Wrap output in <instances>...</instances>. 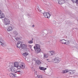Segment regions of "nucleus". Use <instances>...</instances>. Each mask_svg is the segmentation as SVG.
<instances>
[{
  "instance_id": "5701e85b",
  "label": "nucleus",
  "mask_w": 78,
  "mask_h": 78,
  "mask_svg": "<svg viewBox=\"0 0 78 78\" xmlns=\"http://www.w3.org/2000/svg\"><path fill=\"white\" fill-rule=\"evenodd\" d=\"M4 41L2 40V38H0V43H2V42H3Z\"/></svg>"
},
{
  "instance_id": "39448f33",
  "label": "nucleus",
  "mask_w": 78,
  "mask_h": 78,
  "mask_svg": "<svg viewBox=\"0 0 78 78\" xmlns=\"http://www.w3.org/2000/svg\"><path fill=\"white\" fill-rule=\"evenodd\" d=\"M67 72H69L70 74H74L75 72V70H69L67 69H66L65 70L62 71V73H67Z\"/></svg>"
},
{
  "instance_id": "412c9836",
  "label": "nucleus",
  "mask_w": 78,
  "mask_h": 78,
  "mask_svg": "<svg viewBox=\"0 0 78 78\" xmlns=\"http://www.w3.org/2000/svg\"><path fill=\"white\" fill-rule=\"evenodd\" d=\"M23 55L24 56H27L28 55V53L27 52H25L23 54Z\"/></svg>"
},
{
  "instance_id": "2eb2a0df",
  "label": "nucleus",
  "mask_w": 78,
  "mask_h": 78,
  "mask_svg": "<svg viewBox=\"0 0 78 78\" xmlns=\"http://www.w3.org/2000/svg\"><path fill=\"white\" fill-rule=\"evenodd\" d=\"M39 68L40 69V70H46L47 69L46 68H45L44 67H39Z\"/></svg>"
},
{
  "instance_id": "c756f323",
  "label": "nucleus",
  "mask_w": 78,
  "mask_h": 78,
  "mask_svg": "<svg viewBox=\"0 0 78 78\" xmlns=\"http://www.w3.org/2000/svg\"><path fill=\"white\" fill-rule=\"evenodd\" d=\"M48 33H51V31H50V30H48Z\"/></svg>"
},
{
  "instance_id": "e433bc0d",
  "label": "nucleus",
  "mask_w": 78,
  "mask_h": 78,
  "mask_svg": "<svg viewBox=\"0 0 78 78\" xmlns=\"http://www.w3.org/2000/svg\"><path fill=\"white\" fill-rule=\"evenodd\" d=\"M66 44V45H67V44Z\"/></svg>"
},
{
  "instance_id": "4468645a",
  "label": "nucleus",
  "mask_w": 78,
  "mask_h": 78,
  "mask_svg": "<svg viewBox=\"0 0 78 78\" xmlns=\"http://www.w3.org/2000/svg\"><path fill=\"white\" fill-rule=\"evenodd\" d=\"M13 33L15 35V36H17L18 34V32H17V31L16 30H14L13 31Z\"/></svg>"
},
{
  "instance_id": "473e14b6",
  "label": "nucleus",
  "mask_w": 78,
  "mask_h": 78,
  "mask_svg": "<svg viewBox=\"0 0 78 78\" xmlns=\"http://www.w3.org/2000/svg\"><path fill=\"white\" fill-rule=\"evenodd\" d=\"M62 1H64V2H65V1H66L67 0H62Z\"/></svg>"
},
{
  "instance_id": "f257e3e1",
  "label": "nucleus",
  "mask_w": 78,
  "mask_h": 78,
  "mask_svg": "<svg viewBox=\"0 0 78 78\" xmlns=\"http://www.w3.org/2000/svg\"><path fill=\"white\" fill-rule=\"evenodd\" d=\"M16 69L14 66V65L13 66V67H12V71L11 72H13L12 73H11L9 74V76L10 77H17L19 76V75H20L22 73V72L20 71H16Z\"/></svg>"
},
{
  "instance_id": "72a5a7b5",
  "label": "nucleus",
  "mask_w": 78,
  "mask_h": 78,
  "mask_svg": "<svg viewBox=\"0 0 78 78\" xmlns=\"http://www.w3.org/2000/svg\"><path fill=\"white\" fill-rule=\"evenodd\" d=\"M1 12H2V11L0 10V13Z\"/></svg>"
},
{
  "instance_id": "bb28decb",
  "label": "nucleus",
  "mask_w": 78,
  "mask_h": 78,
  "mask_svg": "<svg viewBox=\"0 0 78 78\" xmlns=\"http://www.w3.org/2000/svg\"><path fill=\"white\" fill-rule=\"evenodd\" d=\"M20 38H19V37H17L16 38V41H20Z\"/></svg>"
},
{
  "instance_id": "7ed1b4c3",
  "label": "nucleus",
  "mask_w": 78,
  "mask_h": 78,
  "mask_svg": "<svg viewBox=\"0 0 78 78\" xmlns=\"http://www.w3.org/2000/svg\"><path fill=\"white\" fill-rule=\"evenodd\" d=\"M14 65L15 67H17V69H25V64L23 63L19 65V62H16L14 63Z\"/></svg>"
},
{
  "instance_id": "dca6fc26",
  "label": "nucleus",
  "mask_w": 78,
  "mask_h": 78,
  "mask_svg": "<svg viewBox=\"0 0 78 78\" xmlns=\"http://www.w3.org/2000/svg\"><path fill=\"white\" fill-rule=\"evenodd\" d=\"M2 45V47H5V46H6V44L5 43H4V41L1 43L0 44V45Z\"/></svg>"
},
{
  "instance_id": "4c0bfd02",
  "label": "nucleus",
  "mask_w": 78,
  "mask_h": 78,
  "mask_svg": "<svg viewBox=\"0 0 78 78\" xmlns=\"http://www.w3.org/2000/svg\"><path fill=\"white\" fill-rule=\"evenodd\" d=\"M36 72H35V73H36Z\"/></svg>"
},
{
  "instance_id": "f704fd0d",
  "label": "nucleus",
  "mask_w": 78,
  "mask_h": 78,
  "mask_svg": "<svg viewBox=\"0 0 78 78\" xmlns=\"http://www.w3.org/2000/svg\"><path fill=\"white\" fill-rule=\"evenodd\" d=\"M47 61H48V60H49V59H47Z\"/></svg>"
},
{
  "instance_id": "f03ea898",
  "label": "nucleus",
  "mask_w": 78,
  "mask_h": 78,
  "mask_svg": "<svg viewBox=\"0 0 78 78\" xmlns=\"http://www.w3.org/2000/svg\"><path fill=\"white\" fill-rule=\"evenodd\" d=\"M37 9H38L39 12H40V13H42V14H43V15L45 18H48V19H49V18H50V17L51 16V14L48 12H44V10H41V9L38 6Z\"/></svg>"
},
{
  "instance_id": "f8f14e48",
  "label": "nucleus",
  "mask_w": 78,
  "mask_h": 78,
  "mask_svg": "<svg viewBox=\"0 0 78 78\" xmlns=\"http://www.w3.org/2000/svg\"><path fill=\"white\" fill-rule=\"evenodd\" d=\"M5 17V14L1 12L0 13V18L2 19V18H4Z\"/></svg>"
},
{
  "instance_id": "4be33fe9",
  "label": "nucleus",
  "mask_w": 78,
  "mask_h": 78,
  "mask_svg": "<svg viewBox=\"0 0 78 78\" xmlns=\"http://www.w3.org/2000/svg\"><path fill=\"white\" fill-rule=\"evenodd\" d=\"M44 58H47L48 57V55L47 54H44Z\"/></svg>"
},
{
  "instance_id": "0eeeda50",
  "label": "nucleus",
  "mask_w": 78,
  "mask_h": 78,
  "mask_svg": "<svg viewBox=\"0 0 78 78\" xmlns=\"http://www.w3.org/2000/svg\"><path fill=\"white\" fill-rule=\"evenodd\" d=\"M13 66H14V64L12 63H10L9 64V66L7 68L9 72H11L12 67H13Z\"/></svg>"
},
{
  "instance_id": "cd10ccee",
  "label": "nucleus",
  "mask_w": 78,
  "mask_h": 78,
  "mask_svg": "<svg viewBox=\"0 0 78 78\" xmlns=\"http://www.w3.org/2000/svg\"><path fill=\"white\" fill-rule=\"evenodd\" d=\"M49 52H50V53L51 54V55H53V52L52 51H49Z\"/></svg>"
},
{
  "instance_id": "423d86ee",
  "label": "nucleus",
  "mask_w": 78,
  "mask_h": 78,
  "mask_svg": "<svg viewBox=\"0 0 78 78\" xmlns=\"http://www.w3.org/2000/svg\"><path fill=\"white\" fill-rule=\"evenodd\" d=\"M52 61L54 63H59L61 61V58L56 57L55 58L53 59Z\"/></svg>"
},
{
  "instance_id": "1a4fd4ad",
  "label": "nucleus",
  "mask_w": 78,
  "mask_h": 78,
  "mask_svg": "<svg viewBox=\"0 0 78 78\" xmlns=\"http://www.w3.org/2000/svg\"><path fill=\"white\" fill-rule=\"evenodd\" d=\"M22 42L21 41H19L18 42L16 45L17 48H21L22 46Z\"/></svg>"
},
{
  "instance_id": "9b49d317",
  "label": "nucleus",
  "mask_w": 78,
  "mask_h": 78,
  "mask_svg": "<svg viewBox=\"0 0 78 78\" xmlns=\"http://www.w3.org/2000/svg\"><path fill=\"white\" fill-rule=\"evenodd\" d=\"M65 41H67L64 39H63L62 40H60V42H61V43L63 44H66V42H65Z\"/></svg>"
},
{
  "instance_id": "c9c22d12",
  "label": "nucleus",
  "mask_w": 78,
  "mask_h": 78,
  "mask_svg": "<svg viewBox=\"0 0 78 78\" xmlns=\"http://www.w3.org/2000/svg\"><path fill=\"white\" fill-rule=\"evenodd\" d=\"M26 49H28V48H26Z\"/></svg>"
},
{
  "instance_id": "aec40b11",
  "label": "nucleus",
  "mask_w": 78,
  "mask_h": 78,
  "mask_svg": "<svg viewBox=\"0 0 78 78\" xmlns=\"http://www.w3.org/2000/svg\"><path fill=\"white\" fill-rule=\"evenodd\" d=\"M33 38H32L31 40H30L28 41V43L29 44H32L33 43Z\"/></svg>"
},
{
  "instance_id": "f3484780",
  "label": "nucleus",
  "mask_w": 78,
  "mask_h": 78,
  "mask_svg": "<svg viewBox=\"0 0 78 78\" xmlns=\"http://www.w3.org/2000/svg\"><path fill=\"white\" fill-rule=\"evenodd\" d=\"M36 63H37L38 65H40L41 64V62L40 61V60H38L36 62Z\"/></svg>"
},
{
  "instance_id": "9d476101",
  "label": "nucleus",
  "mask_w": 78,
  "mask_h": 78,
  "mask_svg": "<svg viewBox=\"0 0 78 78\" xmlns=\"http://www.w3.org/2000/svg\"><path fill=\"white\" fill-rule=\"evenodd\" d=\"M27 47V45L26 44H23L21 45V48L22 49H21V51H22V50H23L25 48H26Z\"/></svg>"
},
{
  "instance_id": "a878e982",
  "label": "nucleus",
  "mask_w": 78,
  "mask_h": 78,
  "mask_svg": "<svg viewBox=\"0 0 78 78\" xmlns=\"http://www.w3.org/2000/svg\"><path fill=\"white\" fill-rule=\"evenodd\" d=\"M28 47H29V48H31L32 51H33V49H32L31 48V47H32L31 45H28Z\"/></svg>"
},
{
  "instance_id": "ddd939ff",
  "label": "nucleus",
  "mask_w": 78,
  "mask_h": 78,
  "mask_svg": "<svg viewBox=\"0 0 78 78\" xmlns=\"http://www.w3.org/2000/svg\"><path fill=\"white\" fill-rule=\"evenodd\" d=\"M8 31H12V27L10 26L7 29Z\"/></svg>"
},
{
  "instance_id": "2f4dec72",
  "label": "nucleus",
  "mask_w": 78,
  "mask_h": 78,
  "mask_svg": "<svg viewBox=\"0 0 78 78\" xmlns=\"http://www.w3.org/2000/svg\"><path fill=\"white\" fill-rule=\"evenodd\" d=\"M32 27H34V25H33L32 26Z\"/></svg>"
},
{
  "instance_id": "6e6552de",
  "label": "nucleus",
  "mask_w": 78,
  "mask_h": 78,
  "mask_svg": "<svg viewBox=\"0 0 78 78\" xmlns=\"http://www.w3.org/2000/svg\"><path fill=\"white\" fill-rule=\"evenodd\" d=\"M4 22L6 25H9L10 23V21L7 18H5L4 19Z\"/></svg>"
},
{
  "instance_id": "393cba45",
  "label": "nucleus",
  "mask_w": 78,
  "mask_h": 78,
  "mask_svg": "<svg viewBox=\"0 0 78 78\" xmlns=\"http://www.w3.org/2000/svg\"><path fill=\"white\" fill-rule=\"evenodd\" d=\"M37 78H42V76L41 75H39L38 76Z\"/></svg>"
},
{
  "instance_id": "c85d7f7f",
  "label": "nucleus",
  "mask_w": 78,
  "mask_h": 78,
  "mask_svg": "<svg viewBox=\"0 0 78 78\" xmlns=\"http://www.w3.org/2000/svg\"><path fill=\"white\" fill-rule=\"evenodd\" d=\"M66 42L67 44H69V43H70V41H66Z\"/></svg>"
},
{
  "instance_id": "20e7f679",
  "label": "nucleus",
  "mask_w": 78,
  "mask_h": 78,
  "mask_svg": "<svg viewBox=\"0 0 78 78\" xmlns=\"http://www.w3.org/2000/svg\"><path fill=\"white\" fill-rule=\"evenodd\" d=\"M41 46L39 44H35V46L34 47L33 49H34L36 53H40L41 52V49L40 48Z\"/></svg>"
},
{
  "instance_id": "b1692460",
  "label": "nucleus",
  "mask_w": 78,
  "mask_h": 78,
  "mask_svg": "<svg viewBox=\"0 0 78 78\" xmlns=\"http://www.w3.org/2000/svg\"><path fill=\"white\" fill-rule=\"evenodd\" d=\"M38 75H37V74H36V73H35V74L34 75V76L35 78H36V77H37H37H38Z\"/></svg>"
},
{
  "instance_id": "6ab92c4d",
  "label": "nucleus",
  "mask_w": 78,
  "mask_h": 78,
  "mask_svg": "<svg viewBox=\"0 0 78 78\" xmlns=\"http://www.w3.org/2000/svg\"><path fill=\"white\" fill-rule=\"evenodd\" d=\"M72 2H73V3H77L78 4V0H71Z\"/></svg>"
},
{
  "instance_id": "7c9ffc66",
  "label": "nucleus",
  "mask_w": 78,
  "mask_h": 78,
  "mask_svg": "<svg viewBox=\"0 0 78 78\" xmlns=\"http://www.w3.org/2000/svg\"><path fill=\"white\" fill-rule=\"evenodd\" d=\"M25 2L26 3H28V0H25Z\"/></svg>"
},
{
  "instance_id": "a211bd4d",
  "label": "nucleus",
  "mask_w": 78,
  "mask_h": 78,
  "mask_svg": "<svg viewBox=\"0 0 78 78\" xmlns=\"http://www.w3.org/2000/svg\"><path fill=\"white\" fill-rule=\"evenodd\" d=\"M63 1L62 0H59L58 1V3L60 5H62L64 4V2H63Z\"/></svg>"
}]
</instances>
